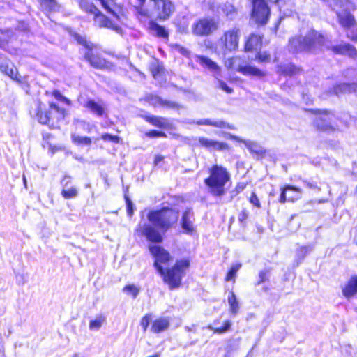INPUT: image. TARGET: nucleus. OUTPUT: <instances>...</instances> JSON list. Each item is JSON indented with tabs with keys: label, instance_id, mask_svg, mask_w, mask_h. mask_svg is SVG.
I'll use <instances>...</instances> for the list:
<instances>
[{
	"label": "nucleus",
	"instance_id": "f257e3e1",
	"mask_svg": "<svg viewBox=\"0 0 357 357\" xmlns=\"http://www.w3.org/2000/svg\"><path fill=\"white\" fill-rule=\"evenodd\" d=\"M178 212L171 208L151 210L147 214L149 223L141 221L135 229L139 236H144L147 240L160 243L162 241V233L172 228L178 221Z\"/></svg>",
	"mask_w": 357,
	"mask_h": 357
},
{
	"label": "nucleus",
	"instance_id": "f03ea898",
	"mask_svg": "<svg viewBox=\"0 0 357 357\" xmlns=\"http://www.w3.org/2000/svg\"><path fill=\"white\" fill-rule=\"evenodd\" d=\"M149 250L155 258L154 266L158 273L163 277L164 282L169 285L170 289L178 288L181 285L185 271L190 265L189 260L181 259L177 261L172 268L165 272L162 265H165L172 259L169 253L157 245H150Z\"/></svg>",
	"mask_w": 357,
	"mask_h": 357
},
{
	"label": "nucleus",
	"instance_id": "7ed1b4c3",
	"mask_svg": "<svg viewBox=\"0 0 357 357\" xmlns=\"http://www.w3.org/2000/svg\"><path fill=\"white\" fill-rule=\"evenodd\" d=\"M324 36L310 30L305 36H298L289 40V48L292 52H314L324 44Z\"/></svg>",
	"mask_w": 357,
	"mask_h": 357
},
{
	"label": "nucleus",
	"instance_id": "20e7f679",
	"mask_svg": "<svg viewBox=\"0 0 357 357\" xmlns=\"http://www.w3.org/2000/svg\"><path fill=\"white\" fill-rule=\"evenodd\" d=\"M230 179V174L222 166L213 165L209 170V176L204 180L209 188V192L215 197L225 193V185Z\"/></svg>",
	"mask_w": 357,
	"mask_h": 357
},
{
	"label": "nucleus",
	"instance_id": "39448f33",
	"mask_svg": "<svg viewBox=\"0 0 357 357\" xmlns=\"http://www.w3.org/2000/svg\"><path fill=\"white\" fill-rule=\"evenodd\" d=\"M314 126L322 131H333L336 129V117L335 114L327 110H317L314 112Z\"/></svg>",
	"mask_w": 357,
	"mask_h": 357
},
{
	"label": "nucleus",
	"instance_id": "423d86ee",
	"mask_svg": "<svg viewBox=\"0 0 357 357\" xmlns=\"http://www.w3.org/2000/svg\"><path fill=\"white\" fill-rule=\"evenodd\" d=\"M240 36V29L236 26L224 32L219 40V46L224 54L231 52L237 50Z\"/></svg>",
	"mask_w": 357,
	"mask_h": 357
},
{
	"label": "nucleus",
	"instance_id": "0eeeda50",
	"mask_svg": "<svg viewBox=\"0 0 357 357\" xmlns=\"http://www.w3.org/2000/svg\"><path fill=\"white\" fill-rule=\"evenodd\" d=\"M347 2L344 0H332L331 1V6H333V9L336 10L339 24L347 33L348 31H350L355 27V19L354 16L346 10H343L342 11L337 10L338 8H344L347 6Z\"/></svg>",
	"mask_w": 357,
	"mask_h": 357
},
{
	"label": "nucleus",
	"instance_id": "6e6552de",
	"mask_svg": "<svg viewBox=\"0 0 357 357\" xmlns=\"http://www.w3.org/2000/svg\"><path fill=\"white\" fill-rule=\"evenodd\" d=\"M252 1L253 8L251 19L258 24H266L269 19V8L264 0H252Z\"/></svg>",
	"mask_w": 357,
	"mask_h": 357
},
{
	"label": "nucleus",
	"instance_id": "1a4fd4ad",
	"mask_svg": "<svg viewBox=\"0 0 357 357\" xmlns=\"http://www.w3.org/2000/svg\"><path fill=\"white\" fill-rule=\"evenodd\" d=\"M218 24L213 19L203 18L192 26V31L197 36H208L218 29Z\"/></svg>",
	"mask_w": 357,
	"mask_h": 357
},
{
	"label": "nucleus",
	"instance_id": "9d476101",
	"mask_svg": "<svg viewBox=\"0 0 357 357\" xmlns=\"http://www.w3.org/2000/svg\"><path fill=\"white\" fill-rule=\"evenodd\" d=\"M157 17L162 20H167L174 10V5L170 0H151Z\"/></svg>",
	"mask_w": 357,
	"mask_h": 357
},
{
	"label": "nucleus",
	"instance_id": "9b49d317",
	"mask_svg": "<svg viewBox=\"0 0 357 357\" xmlns=\"http://www.w3.org/2000/svg\"><path fill=\"white\" fill-rule=\"evenodd\" d=\"M182 229L187 234H193L195 231L194 226V213L191 208H187L181 218Z\"/></svg>",
	"mask_w": 357,
	"mask_h": 357
},
{
	"label": "nucleus",
	"instance_id": "f8f14e48",
	"mask_svg": "<svg viewBox=\"0 0 357 357\" xmlns=\"http://www.w3.org/2000/svg\"><path fill=\"white\" fill-rule=\"evenodd\" d=\"M198 142L202 146L211 150L222 151L228 147L227 144L225 142L206 137H199Z\"/></svg>",
	"mask_w": 357,
	"mask_h": 357
},
{
	"label": "nucleus",
	"instance_id": "ddd939ff",
	"mask_svg": "<svg viewBox=\"0 0 357 357\" xmlns=\"http://www.w3.org/2000/svg\"><path fill=\"white\" fill-rule=\"evenodd\" d=\"M85 58L90 62L91 65L95 68L102 69L107 68L108 63L99 55L95 54L92 51H88L85 53Z\"/></svg>",
	"mask_w": 357,
	"mask_h": 357
},
{
	"label": "nucleus",
	"instance_id": "4468645a",
	"mask_svg": "<svg viewBox=\"0 0 357 357\" xmlns=\"http://www.w3.org/2000/svg\"><path fill=\"white\" fill-rule=\"evenodd\" d=\"M288 190L294 191V192H298V193L302 192V190L301 188L294 187L291 185H287L284 187H283L282 188H281V194H280V200H279L280 203L284 204L287 201L294 202L301 198V196L298 195L296 196H289L288 197V199H287L286 192Z\"/></svg>",
	"mask_w": 357,
	"mask_h": 357
},
{
	"label": "nucleus",
	"instance_id": "2eb2a0df",
	"mask_svg": "<svg viewBox=\"0 0 357 357\" xmlns=\"http://www.w3.org/2000/svg\"><path fill=\"white\" fill-rule=\"evenodd\" d=\"M195 57L196 61L198 62L202 67L207 68L210 71L215 73H220V67L211 59L200 55H195Z\"/></svg>",
	"mask_w": 357,
	"mask_h": 357
},
{
	"label": "nucleus",
	"instance_id": "dca6fc26",
	"mask_svg": "<svg viewBox=\"0 0 357 357\" xmlns=\"http://www.w3.org/2000/svg\"><path fill=\"white\" fill-rule=\"evenodd\" d=\"M232 138L236 141L242 142L252 153H255L257 155H262L265 153L264 148L255 142L243 140L236 136H233Z\"/></svg>",
	"mask_w": 357,
	"mask_h": 357
},
{
	"label": "nucleus",
	"instance_id": "f3484780",
	"mask_svg": "<svg viewBox=\"0 0 357 357\" xmlns=\"http://www.w3.org/2000/svg\"><path fill=\"white\" fill-rule=\"evenodd\" d=\"M94 22L99 27H105L114 29L116 31L119 27L114 25L112 22L104 15L101 14L99 11L94 15Z\"/></svg>",
	"mask_w": 357,
	"mask_h": 357
},
{
	"label": "nucleus",
	"instance_id": "a211bd4d",
	"mask_svg": "<svg viewBox=\"0 0 357 357\" xmlns=\"http://www.w3.org/2000/svg\"><path fill=\"white\" fill-rule=\"evenodd\" d=\"M357 293V276H354L342 288V294L344 297L349 298Z\"/></svg>",
	"mask_w": 357,
	"mask_h": 357
},
{
	"label": "nucleus",
	"instance_id": "6ab92c4d",
	"mask_svg": "<svg viewBox=\"0 0 357 357\" xmlns=\"http://www.w3.org/2000/svg\"><path fill=\"white\" fill-rule=\"evenodd\" d=\"M332 50L335 53L347 55L350 57H355L357 54L356 50L353 46L345 43L333 46Z\"/></svg>",
	"mask_w": 357,
	"mask_h": 357
},
{
	"label": "nucleus",
	"instance_id": "aec40b11",
	"mask_svg": "<svg viewBox=\"0 0 357 357\" xmlns=\"http://www.w3.org/2000/svg\"><path fill=\"white\" fill-rule=\"evenodd\" d=\"M170 325L167 318H158L153 321L151 331L154 333H159L168 329Z\"/></svg>",
	"mask_w": 357,
	"mask_h": 357
},
{
	"label": "nucleus",
	"instance_id": "412c9836",
	"mask_svg": "<svg viewBox=\"0 0 357 357\" xmlns=\"http://www.w3.org/2000/svg\"><path fill=\"white\" fill-rule=\"evenodd\" d=\"M81 104L92 113L96 114L98 116H102L104 113V107L102 105L95 102L93 100L88 99L84 102H82V99L79 100Z\"/></svg>",
	"mask_w": 357,
	"mask_h": 357
},
{
	"label": "nucleus",
	"instance_id": "4be33fe9",
	"mask_svg": "<svg viewBox=\"0 0 357 357\" xmlns=\"http://www.w3.org/2000/svg\"><path fill=\"white\" fill-rule=\"evenodd\" d=\"M0 70L1 73L10 77L12 79L15 80L18 82H22V77L19 75L17 68L13 66L8 64L0 63Z\"/></svg>",
	"mask_w": 357,
	"mask_h": 357
},
{
	"label": "nucleus",
	"instance_id": "5701e85b",
	"mask_svg": "<svg viewBox=\"0 0 357 357\" xmlns=\"http://www.w3.org/2000/svg\"><path fill=\"white\" fill-rule=\"evenodd\" d=\"M261 38L259 36L255 34H251L248 38L245 50V51L256 50L261 47Z\"/></svg>",
	"mask_w": 357,
	"mask_h": 357
},
{
	"label": "nucleus",
	"instance_id": "b1692460",
	"mask_svg": "<svg viewBox=\"0 0 357 357\" xmlns=\"http://www.w3.org/2000/svg\"><path fill=\"white\" fill-rule=\"evenodd\" d=\"M333 92L336 95L351 92H357V84L355 83L351 84L345 83L339 84L334 86Z\"/></svg>",
	"mask_w": 357,
	"mask_h": 357
},
{
	"label": "nucleus",
	"instance_id": "393cba45",
	"mask_svg": "<svg viewBox=\"0 0 357 357\" xmlns=\"http://www.w3.org/2000/svg\"><path fill=\"white\" fill-rule=\"evenodd\" d=\"M144 119L151 125L158 128H166L169 125L168 121L163 117L148 115L145 116Z\"/></svg>",
	"mask_w": 357,
	"mask_h": 357
},
{
	"label": "nucleus",
	"instance_id": "a878e982",
	"mask_svg": "<svg viewBox=\"0 0 357 357\" xmlns=\"http://www.w3.org/2000/svg\"><path fill=\"white\" fill-rule=\"evenodd\" d=\"M238 72L245 75H253L258 77H262L265 75L264 72L255 67L250 66H242V68H238Z\"/></svg>",
	"mask_w": 357,
	"mask_h": 357
},
{
	"label": "nucleus",
	"instance_id": "bb28decb",
	"mask_svg": "<svg viewBox=\"0 0 357 357\" xmlns=\"http://www.w3.org/2000/svg\"><path fill=\"white\" fill-rule=\"evenodd\" d=\"M106 321V317L99 314L89 321V328L91 331H98Z\"/></svg>",
	"mask_w": 357,
	"mask_h": 357
},
{
	"label": "nucleus",
	"instance_id": "cd10ccee",
	"mask_svg": "<svg viewBox=\"0 0 357 357\" xmlns=\"http://www.w3.org/2000/svg\"><path fill=\"white\" fill-rule=\"evenodd\" d=\"M225 65L227 68L234 69L236 71H238V68H242L241 60L238 56L227 59L225 62Z\"/></svg>",
	"mask_w": 357,
	"mask_h": 357
},
{
	"label": "nucleus",
	"instance_id": "c85d7f7f",
	"mask_svg": "<svg viewBox=\"0 0 357 357\" xmlns=\"http://www.w3.org/2000/svg\"><path fill=\"white\" fill-rule=\"evenodd\" d=\"M227 300L230 306V312L234 315L236 314L239 310V304L233 291L229 293Z\"/></svg>",
	"mask_w": 357,
	"mask_h": 357
},
{
	"label": "nucleus",
	"instance_id": "c756f323",
	"mask_svg": "<svg viewBox=\"0 0 357 357\" xmlns=\"http://www.w3.org/2000/svg\"><path fill=\"white\" fill-rule=\"evenodd\" d=\"M198 125L211 126L216 128H225L227 123L221 120L212 121L211 119H202L197 121Z\"/></svg>",
	"mask_w": 357,
	"mask_h": 357
},
{
	"label": "nucleus",
	"instance_id": "7c9ffc66",
	"mask_svg": "<svg viewBox=\"0 0 357 357\" xmlns=\"http://www.w3.org/2000/svg\"><path fill=\"white\" fill-rule=\"evenodd\" d=\"M79 4L83 10L86 13H91L93 15L99 11L96 6L88 2L86 0H82Z\"/></svg>",
	"mask_w": 357,
	"mask_h": 357
},
{
	"label": "nucleus",
	"instance_id": "2f4dec72",
	"mask_svg": "<svg viewBox=\"0 0 357 357\" xmlns=\"http://www.w3.org/2000/svg\"><path fill=\"white\" fill-rule=\"evenodd\" d=\"M123 291L135 298L139 294L140 288L135 284H128L124 287Z\"/></svg>",
	"mask_w": 357,
	"mask_h": 357
},
{
	"label": "nucleus",
	"instance_id": "473e14b6",
	"mask_svg": "<svg viewBox=\"0 0 357 357\" xmlns=\"http://www.w3.org/2000/svg\"><path fill=\"white\" fill-rule=\"evenodd\" d=\"M78 191L76 188L72 187L68 189L64 188L61 191V195L65 199H72L77 196Z\"/></svg>",
	"mask_w": 357,
	"mask_h": 357
},
{
	"label": "nucleus",
	"instance_id": "72a5a7b5",
	"mask_svg": "<svg viewBox=\"0 0 357 357\" xmlns=\"http://www.w3.org/2000/svg\"><path fill=\"white\" fill-rule=\"evenodd\" d=\"M73 141L77 144L90 145L91 139L87 137H81L76 135H72Z\"/></svg>",
	"mask_w": 357,
	"mask_h": 357
},
{
	"label": "nucleus",
	"instance_id": "f704fd0d",
	"mask_svg": "<svg viewBox=\"0 0 357 357\" xmlns=\"http://www.w3.org/2000/svg\"><path fill=\"white\" fill-rule=\"evenodd\" d=\"M231 326V323L230 321L227 320L224 322V325L220 328H214L212 326H208V328L211 330H213L215 333H222L229 330Z\"/></svg>",
	"mask_w": 357,
	"mask_h": 357
},
{
	"label": "nucleus",
	"instance_id": "c9c22d12",
	"mask_svg": "<svg viewBox=\"0 0 357 357\" xmlns=\"http://www.w3.org/2000/svg\"><path fill=\"white\" fill-rule=\"evenodd\" d=\"M40 4L45 10H55L57 4L55 0H40Z\"/></svg>",
	"mask_w": 357,
	"mask_h": 357
},
{
	"label": "nucleus",
	"instance_id": "e433bc0d",
	"mask_svg": "<svg viewBox=\"0 0 357 357\" xmlns=\"http://www.w3.org/2000/svg\"><path fill=\"white\" fill-rule=\"evenodd\" d=\"M13 36L12 31L9 30L1 31L0 30V47L3 45Z\"/></svg>",
	"mask_w": 357,
	"mask_h": 357
},
{
	"label": "nucleus",
	"instance_id": "4c0bfd02",
	"mask_svg": "<svg viewBox=\"0 0 357 357\" xmlns=\"http://www.w3.org/2000/svg\"><path fill=\"white\" fill-rule=\"evenodd\" d=\"M241 266V265L239 264L232 266L230 271L228 272V273L227 275L226 280L229 281V280H233L234 278L237 271L240 269Z\"/></svg>",
	"mask_w": 357,
	"mask_h": 357
},
{
	"label": "nucleus",
	"instance_id": "58836bf2",
	"mask_svg": "<svg viewBox=\"0 0 357 357\" xmlns=\"http://www.w3.org/2000/svg\"><path fill=\"white\" fill-rule=\"evenodd\" d=\"M73 37L75 38V40L80 45H84V47H86L87 49H91V44L87 42L86 39L85 37L84 36H82L77 33H75L73 35Z\"/></svg>",
	"mask_w": 357,
	"mask_h": 357
},
{
	"label": "nucleus",
	"instance_id": "ea45409f",
	"mask_svg": "<svg viewBox=\"0 0 357 357\" xmlns=\"http://www.w3.org/2000/svg\"><path fill=\"white\" fill-rule=\"evenodd\" d=\"M153 30L155 31L156 34L162 38H167L168 37V32L166 31L165 27L155 24L153 26Z\"/></svg>",
	"mask_w": 357,
	"mask_h": 357
},
{
	"label": "nucleus",
	"instance_id": "a19ab883",
	"mask_svg": "<svg viewBox=\"0 0 357 357\" xmlns=\"http://www.w3.org/2000/svg\"><path fill=\"white\" fill-rule=\"evenodd\" d=\"M37 116H38L39 122L43 124H46L50 121L49 114L47 112L44 113L43 112L38 111L37 113Z\"/></svg>",
	"mask_w": 357,
	"mask_h": 357
},
{
	"label": "nucleus",
	"instance_id": "79ce46f5",
	"mask_svg": "<svg viewBox=\"0 0 357 357\" xmlns=\"http://www.w3.org/2000/svg\"><path fill=\"white\" fill-rule=\"evenodd\" d=\"M146 135L150 138H158V137H166L167 135L165 132L157 131V130H151L146 132Z\"/></svg>",
	"mask_w": 357,
	"mask_h": 357
},
{
	"label": "nucleus",
	"instance_id": "37998d69",
	"mask_svg": "<svg viewBox=\"0 0 357 357\" xmlns=\"http://www.w3.org/2000/svg\"><path fill=\"white\" fill-rule=\"evenodd\" d=\"M135 1H136V4L135 6L136 7L138 13L139 14H141L142 15L146 16V12L143 8V6L145 3L146 0H135Z\"/></svg>",
	"mask_w": 357,
	"mask_h": 357
},
{
	"label": "nucleus",
	"instance_id": "c03bdc74",
	"mask_svg": "<svg viewBox=\"0 0 357 357\" xmlns=\"http://www.w3.org/2000/svg\"><path fill=\"white\" fill-rule=\"evenodd\" d=\"M256 59L260 63L268 62L270 61V55L266 52H259L257 54Z\"/></svg>",
	"mask_w": 357,
	"mask_h": 357
},
{
	"label": "nucleus",
	"instance_id": "a18cd8bd",
	"mask_svg": "<svg viewBox=\"0 0 357 357\" xmlns=\"http://www.w3.org/2000/svg\"><path fill=\"white\" fill-rule=\"evenodd\" d=\"M299 68H296L294 66L289 65L284 69V73L287 75H294L299 72Z\"/></svg>",
	"mask_w": 357,
	"mask_h": 357
},
{
	"label": "nucleus",
	"instance_id": "49530a36",
	"mask_svg": "<svg viewBox=\"0 0 357 357\" xmlns=\"http://www.w3.org/2000/svg\"><path fill=\"white\" fill-rule=\"evenodd\" d=\"M151 319V317L149 314H146L142 317L140 324L143 328L144 331H146Z\"/></svg>",
	"mask_w": 357,
	"mask_h": 357
},
{
	"label": "nucleus",
	"instance_id": "de8ad7c7",
	"mask_svg": "<svg viewBox=\"0 0 357 357\" xmlns=\"http://www.w3.org/2000/svg\"><path fill=\"white\" fill-rule=\"evenodd\" d=\"M53 96L54 97L58 100H60V101H62V102H66L67 105H70V100H68V98H66V97H64L59 91H54L53 92Z\"/></svg>",
	"mask_w": 357,
	"mask_h": 357
},
{
	"label": "nucleus",
	"instance_id": "09e8293b",
	"mask_svg": "<svg viewBox=\"0 0 357 357\" xmlns=\"http://www.w3.org/2000/svg\"><path fill=\"white\" fill-rule=\"evenodd\" d=\"M126 204H127V213L128 215L131 217L133 215L134 209L132 201L126 196H125Z\"/></svg>",
	"mask_w": 357,
	"mask_h": 357
},
{
	"label": "nucleus",
	"instance_id": "8fccbe9b",
	"mask_svg": "<svg viewBox=\"0 0 357 357\" xmlns=\"http://www.w3.org/2000/svg\"><path fill=\"white\" fill-rule=\"evenodd\" d=\"M102 139L105 141H112L114 142L118 143L119 141V138L117 136L112 135L109 134H104L102 135Z\"/></svg>",
	"mask_w": 357,
	"mask_h": 357
},
{
	"label": "nucleus",
	"instance_id": "3c124183",
	"mask_svg": "<svg viewBox=\"0 0 357 357\" xmlns=\"http://www.w3.org/2000/svg\"><path fill=\"white\" fill-rule=\"evenodd\" d=\"M250 202L252 204L257 206V208H261V204H260L259 200L255 192L252 193V195L250 197Z\"/></svg>",
	"mask_w": 357,
	"mask_h": 357
},
{
	"label": "nucleus",
	"instance_id": "603ef678",
	"mask_svg": "<svg viewBox=\"0 0 357 357\" xmlns=\"http://www.w3.org/2000/svg\"><path fill=\"white\" fill-rule=\"evenodd\" d=\"M218 87L227 93H231L233 91L226 83L220 80L218 81Z\"/></svg>",
	"mask_w": 357,
	"mask_h": 357
},
{
	"label": "nucleus",
	"instance_id": "864d4df0",
	"mask_svg": "<svg viewBox=\"0 0 357 357\" xmlns=\"http://www.w3.org/2000/svg\"><path fill=\"white\" fill-rule=\"evenodd\" d=\"M348 38L354 40H357V27H356V25L355 26V27L352 29H351L350 31H348L347 33Z\"/></svg>",
	"mask_w": 357,
	"mask_h": 357
},
{
	"label": "nucleus",
	"instance_id": "5fc2aeb1",
	"mask_svg": "<svg viewBox=\"0 0 357 357\" xmlns=\"http://www.w3.org/2000/svg\"><path fill=\"white\" fill-rule=\"evenodd\" d=\"M312 250V247L307 245V246H303L300 248L298 250V255H301L302 257H304L307 253L310 252Z\"/></svg>",
	"mask_w": 357,
	"mask_h": 357
},
{
	"label": "nucleus",
	"instance_id": "6e6d98bb",
	"mask_svg": "<svg viewBox=\"0 0 357 357\" xmlns=\"http://www.w3.org/2000/svg\"><path fill=\"white\" fill-rule=\"evenodd\" d=\"M176 50L180 52L181 54H182L183 55L185 56H190V52L188 50H187L186 48L183 47H181L180 45H176Z\"/></svg>",
	"mask_w": 357,
	"mask_h": 357
},
{
	"label": "nucleus",
	"instance_id": "4d7b16f0",
	"mask_svg": "<svg viewBox=\"0 0 357 357\" xmlns=\"http://www.w3.org/2000/svg\"><path fill=\"white\" fill-rule=\"evenodd\" d=\"M70 182H71L70 176H65L63 177V178L62 179V181H61V184L63 187V189L66 188L68 187V185L70 183Z\"/></svg>",
	"mask_w": 357,
	"mask_h": 357
},
{
	"label": "nucleus",
	"instance_id": "13d9d810",
	"mask_svg": "<svg viewBox=\"0 0 357 357\" xmlns=\"http://www.w3.org/2000/svg\"><path fill=\"white\" fill-rule=\"evenodd\" d=\"M50 107L52 109H54L55 111L58 112L59 113H60L61 114L63 115V113H64V109H61L58 105H56V104L53 103V102H51L50 103Z\"/></svg>",
	"mask_w": 357,
	"mask_h": 357
},
{
	"label": "nucleus",
	"instance_id": "bf43d9fd",
	"mask_svg": "<svg viewBox=\"0 0 357 357\" xmlns=\"http://www.w3.org/2000/svg\"><path fill=\"white\" fill-rule=\"evenodd\" d=\"M247 218H248V212L245 210L242 211L238 215V220L241 222L247 219Z\"/></svg>",
	"mask_w": 357,
	"mask_h": 357
},
{
	"label": "nucleus",
	"instance_id": "052dcab7",
	"mask_svg": "<svg viewBox=\"0 0 357 357\" xmlns=\"http://www.w3.org/2000/svg\"><path fill=\"white\" fill-rule=\"evenodd\" d=\"M305 183L306 184V185L310 188H313V189H318L319 190H321V188H319L316 184L314 183H310V182H307V181H305Z\"/></svg>",
	"mask_w": 357,
	"mask_h": 357
},
{
	"label": "nucleus",
	"instance_id": "680f3d73",
	"mask_svg": "<svg viewBox=\"0 0 357 357\" xmlns=\"http://www.w3.org/2000/svg\"><path fill=\"white\" fill-rule=\"evenodd\" d=\"M230 13H227V15L229 17L230 19H232L235 15V10L233 6H230Z\"/></svg>",
	"mask_w": 357,
	"mask_h": 357
},
{
	"label": "nucleus",
	"instance_id": "e2e57ef3",
	"mask_svg": "<svg viewBox=\"0 0 357 357\" xmlns=\"http://www.w3.org/2000/svg\"><path fill=\"white\" fill-rule=\"evenodd\" d=\"M266 273L265 272H260L259 273V278H260V280H259V282H263L266 280Z\"/></svg>",
	"mask_w": 357,
	"mask_h": 357
},
{
	"label": "nucleus",
	"instance_id": "0e129e2a",
	"mask_svg": "<svg viewBox=\"0 0 357 357\" xmlns=\"http://www.w3.org/2000/svg\"><path fill=\"white\" fill-rule=\"evenodd\" d=\"M99 1L102 3V6L105 7V9H107L109 12H111L110 8L106 5L104 0H99Z\"/></svg>",
	"mask_w": 357,
	"mask_h": 357
},
{
	"label": "nucleus",
	"instance_id": "69168bd1",
	"mask_svg": "<svg viewBox=\"0 0 357 357\" xmlns=\"http://www.w3.org/2000/svg\"><path fill=\"white\" fill-rule=\"evenodd\" d=\"M243 189H244V185H238L237 187H236V190H237L238 193L239 192L242 191Z\"/></svg>",
	"mask_w": 357,
	"mask_h": 357
},
{
	"label": "nucleus",
	"instance_id": "338daca9",
	"mask_svg": "<svg viewBox=\"0 0 357 357\" xmlns=\"http://www.w3.org/2000/svg\"><path fill=\"white\" fill-rule=\"evenodd\" d=\"M162 160V157L160 156V155H158L155 157V163H158L159 162H160L161 160Z\"/></svg>",
	"mask_w": 357,
	"mask_h": 357
},
{
	"label": "nucleus",
	"instance_id": "774afa93",
	"mask_svg": "<svg viewBox=\"0 0 357 357\" xmlns=\"http://www.w3.org/2000/svg\"><path fill=\"white\" fill-rule=\"evenodd\" d=\"M326 202V199H319L317 202H318L319 204H321V203H324V202Z\"/></svg>",
	"mask_w": 357,
	"mask_h": 357
}]
</instances>
